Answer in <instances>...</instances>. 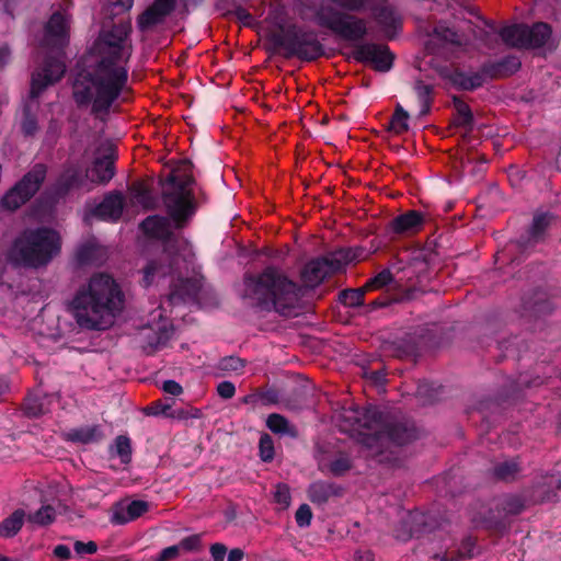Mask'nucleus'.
<instances>
[{"label":"nucleus","mask_w":561,"mask_h":561,"mask_svg":"<svg viewBox=\"0 0 561 561\" xmlns=\"http://www.w3.org/2000/svg\"><path fill=\"white\" fill-rule=\"evenodd\" d=\"M133 3L108 0L99 34L78 62L73 98L80 105H92L93 112L107 111L126 88L127 62L133 54L131 23L118 15L129 11Z\"/></svg>","instance_id":"obj_1"},{"label":"nucleus","mask_w":561,"mask_h":561,"mask_svg":"<svg viewBox=\"0 0 561 561\" xmlns=\"http://www.w3.org/2000/svg\"><path fill=\"white\" fill-rule=\"evenodd\" d=\"M122 308L123 298L118 285L103 273L92 276L72 300L78 324L92 330L107 329Z\"/></svg>","instance_id":"obj_2"},{"label":"nucleus","mask_w":561,"mask_h":561,"mask_svg":"<svg viewBox=\"0 0 561 561\" xmlns=\"http://www.w3.org/2000/svg\"><path fill=\"white\" fill-rule=\"evenodd\" d=\"M339 426L341 431L354 436L371 455L380 454L389 443L403 445L414 437L407 426L386 423L376 408L345 410Z\"/></svg>","instance_id":"obj_3"},{"label":"nucleus","mask_w":561,"mask_h":561,"mask_svg":"<svg viewBox=\"0 0 561 561\" xmlns=\"http://www.w3.org/2000/svg\"><path fill=\"white\" fill-rule=\"evenodd\" d=\"M192 255L186 242L170 240L163 252L149 259L144 265L141 284L149 287L168 282L173 289L167 300L170 304L182 300L186 295H191L192 283L181 277L180 270L182 263H187Z\"/></svg>","instance_id":"obj_4"},{"label":"nucleus","mask_w":561,"mask_h":561,"mask_svg":"<svg viewBox=\"0 0 561 561\" xmlns=\"http://www.w3.org/2000/svg\"><path fill=\"white\" fill-rule=\"evenodd\" d=\"M241 296L253 306L287 316L298 304L299 288L284 274L268 267L257 277L244 278Z\"/></svg>","instance_id":"obj_5"},{"label":"nucleus","mask_w":561,"mask_h":561,"mask_svg":"<svg viewBox=\"0 0 561 561\" xmlns=\"http://www.w3.org/2000/svg\"><path fill=\"white\" fill-rule=\"evenodd\" d=\"M61 248L59 233L50 228H28L13 241L8 259L21 266L42 267L56 256Z\"/></svg>","instance_id":"obj_6"},{"label":"nucleus","mask_w":561,"mask_h":561,"mask_svg":"<svg viewBox=\"0 0 561 561\" xmlns=\"http://www.w3.org/2000/svg\"><path fill=\"white\" fill-rule=\"evenodd\" d=\"M193 183L192 163L187 160L180 161L161 182L163 205L176 227H181L195 213Z\"/></svg>","instance_id":"obj_7"},{"label":"nucleus","mask_w":561,"mask_h":561,"mask_svg":"<svg viewBox=\"0 0 561 561\" xmlns=\"http://www.w3.org/2000/svg\"><path fill=\"white\" fill-rule=\"evenodd\" d=\"M113 162L114 151L111 146H105L84 174L76 165L66 168L56 183V191L58 194H66L71 190L90 192L96 185H104L114 176Z\"/></svg>","instance_id":"obj_8"},{"label":"nucleus","mask_w":561,"mask_h":561,"mask_svg":"<svg viewBox=\"0 0 561 561\" xmlns=\"http://www.w3.org/2000/svg\"><path fill=\"white\" fill-rule=\"evenodd\" d=\"M500 35L503 42L512 47L552 49L556 46L551 27L543 22L533 26L524 24L506 26L501 30Z\"/></svg>","instance_id":"obj_9"},{"label":"nucleus","mask_w":561,"mask_h":561,"mask_svg":"<svg viewBox=\"0 0 561 561\" xmlns=\"http://www.w3.org/2000/svg\"><path fill=\"white\" fill-rule=\"evenodd\" d=\"M274 42L286 49L288 55L305 60L317 59L323 54V48L316 35L296 26L282 28L279 34L274 35Z\"/></svg>","instance_id":"obj_10"},{"label":"nucleus","mask_w":561,"mask_h":561,"mask_svg":"<svg viewBox=\"0 0 561 561\" xmlns=\"http://www.w3.org/2000/svg\"><path fill=\"white\" fill-rule=\"evenodd\" d=\"M274 42L286 49L288 55L305 60L317 59L323 54V48L316 35L296 26L282 28L279 34L274 35Z\"/></svg>","instance_id":"obj_11"},{"label":"nucleus","mask_w":561,"mask_h":561,"mask_svg":"<svg viewBox=\"0 0 561 561\" xmlns=\"http://www.w3.org/2000/svg\"><path fill=\"white\" fill-rule=\"evenodd\" d=\"M319 25L324 26L339 34L343 38L356 41L367 33L364 20L341 13L333 7L322 4L317 13Z\"/></svg>","instance_id":"obj_12"},{"label":"nucleus","mask_w":561,"mask_h":561,"mask_svg":"<svg viewBox=\"0 0 561 561\" xmlns=\"http://www.w3.org/2000/svg\"><path fill=\"white\" fill-rule=\"evenodd\" d=\"M353 260L350 250H340L324 257L309 262L301 272V279L307 287H316L323 279L344 268Z\"/></svg>","instance_id":"obj_13"},{"label":"nucleus","mask_w":561,"mask_h":561,"mask_svg":"<svg viewBox=\"0 0 561 561\" xmlns=\"http://www.w3.org/2000/svg\"><path fill=\"white\" fill-rule=\"evenodd\" d=\"M45 176L46 167L44 164H36L2 197V207L9 210L18 209L38 191Z\"/></svg>","instance_id":"obj_14"},{"label":"nucleus","mask_w":561,"mask_h":561,"mask_svg":"<svg viewBox=\"0 0 561 561\" xmlns=\"http://www.w3.org/2000/svg\"><path fill=\"white\" fill-rule=\"evenodd\" d=\"M70 32V16L65 11H56L49 18L42 39L44 48L60 49L67 45Z\"/></svg>","instance_id":"obj_15"},{"label":"nucleus","mask_w":561,"mask_h":561,"mask_svg":"<svg viewBox=\"0 0 561 561\" xmlns=\"http://www.w3.org/2000/svg\"><path fill=\"white\" fill-rule=\"evenodd\" d=\"M65 71L66 66L59 57L48 58L32 76V96H37L46 87L59 81Z\"/></svg>","instance_id":"obj_16"},{"label":"nucleus","mask_w":561,"mask_h":561,"mask_svg":"<svg viewBox=\"0 0 561 561\" xmlns=\"http://www.w3.org/2000/svg\"><path fill=\"white\" fill-rule=\"evenodd\" d=\"M357 61L370 64L378 71H388L392 66V55L387 46L360 44L353 51Z\"/></svg>","instance_id":"obj_17"},{"label":"nucleus","mask_w":561,"mask_h":561,"mask_svg":"<svg viewBox=\"0 0 561 561\" xmlns=\"http://www.w3.org/2000/svg\"><path fill=\"white\" fill-rule=\"evenodd\" d=\"M175 0H154L139 18L138 26L141 31L153 27L163 22L174 8Z\"/></svg>","instance_id":"obj_18"},{"label":"nucleus","mask_w":561,"mask_h":561,"mask_svg":"<svg viewBox=\"0 0 561 561\" xmlns=\"http://www.w3.org/2000/svg\"><path fill=\"white\" fill-rule=\"evenodd\" d=\"M424 222L423 215L416 210H410L397 216L390 221V229L398 234L414 233Z\"/></svg>","instance_id":"obj_19"},{"label":"nucleus","mask_w":561,"mask_h":561,"mask_svg":"<svg viewBox=\"0 0 561 561\" xmlns=\"http://www.w3.org/2000/svg\"><path fill=\"white\" fill-rule=\"evenodd\" d=\"M123 211V196L121 193L106 195L102 203L92 209L93 215L104 220H116Z\"/></svg>","instance_id":"obj_20"},{"label":"nucleus","mask_w":561,"mask_h":561,"mask_svg":"<svg viewBox=\"0 0 561 561\" xmlns=\"http://www.w3.org/2000/svg\"><path fill=\"white\" fill-rule=\"evenodd\" d=\"M157 317L159 318L160 322L154 327L145 329L141 333L144 337L148 339V345L150 347H159L164 345L173 334V328L169 320L164 319L161 312H159Z\"/></svg>","instance_id":"obj_21"},{"label":"nucleus","mask_w":561,"mask_h":561,"mask_svg":"<svg viewBox=\"0 0 561 561\" xmlns=\"http://www.w3.org/2000/svg\"><path fill=\"white\" fill-rule=\"evenodd\" d=\"M148 511V503L145 501H131L117 506L111 517L112 523L117 525L127 524Z\"/></svg>","instance_id":"obj_22"},{"label":"nucleus","mask_w":561,"mask_h":561,"mask_svg":"<svg viewBox=\"0 0 561 561\" xmlns=\"http://www.w3.org/2000/svg\"><path fill=\"white\" fill-rule=\"evenodd\" d=\"M144 232L150 238L165 240L171 236V225L168 218L150 216L141 224Z\"/></svg>","instance_id":"obj_23"},{"label":"nucleus","mask_w":561,"mask_h":561,"mask_svg":"<svg viewBox=\"0 0 561 561\" xmlns=\"http://www.w3.org/2000/svg\"><path fill=\"white\" fill-rule=\"evenodd\" d=\"M65 437L75 443L90 444L101 440L103 433L99 425H87L66 432Z\"/></svg>","instance_id":"obj_24"},{"label":"nucleus","mask_w":561,"mask_h":561,"mask_svg":"<svg viewBox=\"0 0 561 561\" xmlns=\"http://www.w3.org/2000/svg\"><path fill=\"white\" fill-rule=\"evenodd\" d=\"M552 219L553 216L550 213H536L528 231L527 240L525 241V247L533 245L540 241L546 228L551 224Z\"/></svg>","instance_id":"obj_25"},{"label":"nucleus","mask_w":561,"mask_h":561,"mask_svg":"<svg viewBox=\"0 0 561 561\" xmlns=\"http://www.w3.org/2000/svg\"><path fill=\"white\" fill-rule=\"evenodd\" d=\"M337 494V489L329 482L318 481L309 486L308 495L312 503L324 504L328 500Z\"/></svg>","instance_id":"obj_26"},{"label":"nucleus","mask_w":561,"mask_h":561,"mask_svg":"<svg viewBox=\"0 0 561 561\" xmlns=\"http://www.w3.org/2000/svg\"><path fill=\"white\" fill-rule=\"evenodd\" d=\"M25 519L23 510L14 511L9 517L0 523V537L11 538L15 536L22 528Z\"/></svg>","instance_id":"obj_27"},{"label":"nucleus","mask_w":561,"mask_h":561,"mask_svg":"<svg viewBox=\"0 0 561 561\" xmlns=\"http://www.w3.org/2000/svg\"><path fill=\"white\" fill-rule=\"evenodd\" d=\"M266 426L275 434L287 435L290 437L297 436V430L293 426L283 415L271 414L266 420Z\"/></svg>","instance_id":"obj_28"},{"label":"nucleus","mask_w":561,"mask_h":561,"mask_svg":"<svg viewBox=\"0 0 561 561\" xmlns=\"http://www.w3.org/2000/svg\"><path fill=\"white\" fill-rule=\"evenodd\" d=\"M409 114L398 104L390 122V130L394 134H402L408 130Z\"/></svg>","instance_id":"obj_29"},{"label":"nucleus","mask_w":561,"mask_h":561,"mask_svg":"<svg viewBox=\"0 0 561 561\" xmlns=\"http://www.w3.org/2000/svg\"><path fill=\"white\" fill-rule=\"evenodd\" d=\"M55 515L53 506L43 505L37 512L28 516V522L38 526H46L54 522Z\"/></svg>","instance_id":"obj_30"},{"label":"nucleus","mask_w":561,"mask_h":561,"mask_svg":"<svg viewBox=\"0 0 561 561\" xmlns=\"http://www.w3.org/2000/svg\"><path fill=\"white\" fill-rule=\"evenodd\" d=\"M367 290L365 286L356 289H346L341 294V300L350 307L360 306L364 302V295Z\"/></svg>","instance_id":"obj_31"},{"label":"nucleus","mask_w":561,"mask_h":561,"mask_svg":"<svg viewBox=\"0 0 561 561\" xmlns=\"http://www.w3.org/2000/svg\"><path fill=\"white\" fill-rule=\"evenodd\" d=\"M100 247L94 240L84 243L78 251V259L82 263L93 262L98 259Z\"/></svg>","instance_id":"obj_32"},{"label":"nucleus","mask_w":561,"mask_h":561,"mask_svg":"<svg viewBox=\"0 0 561 561\" xmlns=\"http://www.w3.org/2000/svg\"><path fill=\"white\" fill-rule=\"evenodd\" d=\"M431 91H432L431 87L427 84H424L422 82H417L415 85V92L417 94V98H419V101L421 104V111H420L421 116L426 115L430 111Z\"/></svg>","instance_id":"obj_33"},{"label":"nucleus","mask_w":561,"mask_h":561,"mask_svg":"<svg viewBox=\"0 0 561 561\" xmlns=\"http://www.w3.org/2000/svg\"><path fill=\"white\" fill-rule=\"evenodd\" d=\"M114 451L121 458L123 463H127L130 460V440L126 436H118L115 439V444L113 446Z\"/></svg>","instance_id":"obj_34"},{"label":"nucleus","mask_w":561,"mask_h":561,"mask_svg":"<svg viewBox=\"0 0 561 561\" xmlns=\"http://www.w3.org/2000/svg\"><path fill=\"white\" fill-rule=\"evenodd\" d=\"M519 471V466L515 460L504 461L496 466L495 476L503 480L514 478Z\"/></svg>","instance_id":"obj_35"},{"label":"nucleus","mask_w":561,"mask_h":561,"mask_svg":"<svg viewBox=\"0 0 561 561\" xmlns=\"http://www.w3.org/2000/svg\"><path fill=\"white\" fill-rule=\"evenodd\" d=\"M260 456L263 461H271L274 457V444L268 434H263L260 438Z\"/></svg>","instance_id":"obj_36"},{"label":"nucleus","mask_w":561,"mask_h":561,"mask_svg":"<svg viewBox=\"0 0 561 561\" xmlns=\"http://www.w3.org/2000/svg\"><path fill=\"white\" fill-rule=\"evenodd\" d=\"M219 367L227 373H239L244 367V362L236 356H228L220 360Z\"/></svg>","instance_id":"obj_37"},{"label":"nucleus","mask_w":561,"mask_h":561,"mask_svg":"<svg viewBox=\"0 0 561 561\" xmlns=\"http://www.w3.org/2000/svg\"><path fill=\"white\" fill-rule=\"evenodd\" d=\"M392 279L391 273L389 271H382L374 278H370L366 284L365 288L370 289H379L387 284H389Z\"/></svg>","instance_id":"obj_38"},{"label":"nucleus","mask_w":561,"mask_h":561,"mask_svg":"<svg viewBox=\"0 0 561 561\" xmlns=\"http://www.w3.org/2000/svg\"><path fill=\"white\" fill-rule=\"evenodd\" d=\"M274 500L282 508H287L290 504V491L286 484H277L274 492Z\"/></svg>","instance_id":"obj_39"},{"label":"nucleus","mask_w":561,"mask_h":561,"mask_svg":"<svg viewBox=\"0 0 561 561\" xmlns=\"http://www.w3.org/2000/svg\"><path fill=\"white\" fill-rule=\"evenodd\" d=\"M473 548L474 542L471 539H468L467 541L463 542L462 548L457 557L445 554L442 558V561H457L462 558H471L473 556Z\"/></svg>","instance_id":"obj_40"},{"label":"nucleus","mask_w":561,"mask_h":561,"mask_svg":"<svg viewBox=\"0 0 561 561\" xmlns=\"http://www.w3.org/2000/svg\"><path fill=\"white\" fill-rule=\"evenodd\" d=\"M295 517L298 526L307 527L311 523L312 512L307 504H302L298 507Z\"/></svg>","instance_id":"obj_41"},{"label":"nucleus","mask_w":561,"mask_h":561,"mask_svg":"<svg viewBox=\"0 0 561 561\" xmlns=\"http://www.w3.org/2000/svg\"><path fill=\"white\" fill-rule=\"evenodd\" d=\"M434 33L442 38L443 41L460 44L461 42L458 39L457 34L450 30L449 27L445 26L444 24H439L434 28Z\"/></svg>","instance_id":"obj_42"},{"label":"nucleus","mask_w":561,"mask_h":561,"mask_svg":"<svg viewBox=\"0 0 561 561\" xmlns=\"http://www.w3.org/2000/svg\"><path fill=\"white\" fill-rule=\"evenodd\" d=\"M456 108L459 115L458 123L461 125H469L472 121V114L469 106L466 103L458 101L456 102Z\"/></svg>","instance_id":"obj_43"},{"label":"nucleus","mask_w":561,"mask_h":561,"mask_svg":"<svg viewBox=\"0 0 561 561\" xmlns=\"http://www.w3.org/2000/svg\"><path fill=\"white\" fill-rule=\"evenodd\" d=\"M217 393L222 399H231L236 393V387L230 381H221L217 386Z\"/></svg>","instance_id":"obj_44"},{"label":"nucleus","mask_w":561,"mask_h":561,"mask_svg":"<svg viewBox=\"0 0 561 561\" xmlns=\"http://www.w3.org/2000/svg\"><path fill=\"white\" fill-rule=\"evenodd\" d=\"M98 550V546L94 541H76L75 542V551L82 556V554H92Z\"/></svg>","instance_id":"obj_45"},{"label":"nucleus","mask_w":561,"mask_h":561,"mask_svg":"<svg viewBox=\"0 0 561 561\" xmlns=\"http://www.w3.org/2000/svg\"><path fill=\"white\" fill-rule=\"evenodd\" d=\"M232 14L244 26H252L254 23L253 16L243 8H237Z\"/></svg>","instance_id":"obj_46"},{"label":"nucleus","mask_w":561,"mask_h":561,"mask_svg":"<svg viewBox=\"0 0 561 561\" xmlns=\"http://www.w3.org/2000/svg\"><path fill=\"white\" fill-rule=\"evenodd\" d=\"M525 506L522 499L514 496L506 501L505 511L510 514H518Z\"/></svg>","instance_id":"obj_47"},{"label":"nucleus","mask_w":561,"mask_h":561,"mask_svg":"<svg viewBox=\"0 0 561 561\" xmlns=\"http://www.w3.org/2000/svg\"><path fill=\"white\" fill-rule=\"evenodd\" d=\"M162 390L172 396H180L183 392L182 386L174 380L164 381Z\"/></svg>","instance_id":"obj_48"},{"label":"nucleus","mask_w":561,"mask_h":561,"mask_svg":"<svg viewBox=\"0 0 561 561\" xmlns=\"http://www.w3.org/2000/svg\"><path fill=\"white\" fill-rule=\"evenodd\" d=\"M227 553V548L222 543H214L210 547V554L214 561H224Z\"/></svg>","instance_id":"obj_49"},{"label":"nucleus","mask_w":561,"mask_h":561,"mask_svg":"<svg viewBox=\"0 0 561 561\" xmlns=\"http://www.w3.org/2000/svg\"><path fill=\"white\" fill-rule=\"evenodd\" d=\"M340 5L352 10L357 11L364 5V0H336Z\"/></svg>","instance_id":"obj_50"},{"label":"nucleus","mask_w":561,"mask_h":561,"mask_svg":"<svg viewBox=\"0 0 561 561\" xmlns=\"http://www.w3.org/2000/svg\"><path fill=\"white\" fill-rule=\"evenodd\" d=\"M365 377L378 386L385 382V374L382 370L366 371Z\"/></svg>","instance_id":"obj_51"},{"label":"nucleus","mask_w":561,"mask_h":561,"mask_svg":"<svg viewBox=\"0 0 561 561\" xmlns=\"http://www.w3.org/2000/svg\"><path fill=\"white\" fill-rule=\"evenodd\" d=\"M16 4V0H0V10L4 11L10 15H13Z\"/></svg>","instance_id":"obj_52"},{"label":"nucleus","mask_w":561,"mask_h":561,"mask_svg":"<svg viewBox=\"0 0 561 561\" xmlns=\"http://www.w3.org/2000/svg\"><path fill=\"white\" fill-rule=\"evenodd\" d=\"M54 554L57 557V558H60V559H69L71 552H70V549L65 546V545H58L57 547H55L54 549Z\"/></svg>","instance_id":"obj_53"},{"label":"nucleus","mask_w":561,"mask_h":561,"mask_svg":"<svg viewBox=\"0 0 561 561\" xmlns=\"http://www.w3.org/2000/svg\"><path fill=\"white\" fill-rule=\"evenodd\" d=\"M350 463L347 460H336L332 463L331 469L334 473H342L348 469Z\"/></svg>","instance_id":"obj_54"},{"label":"nucleus","mask_w":561,"mask_h":561,"mask_svg":"<svg viewBox=\"0 0 561 561\" xmlns=\"http://www.w3.org/2000/svg\"><path fill=\"white\" fill-rule=\"evenodd\" d=\"M176 554H178V548L175 546H172L162 551L160 559H161V561H167V560L172 559Z\"/></svg>","instance_id":"obj_55"},{"label":"nucleus","mask_w":561,"mask_h":561,"mask_svg":"<svg viewBox=\"0 0 561 561\" xmlns=\"http://www.w3.org/2000/svg\"><path fill=\"white\" fill-rule=\"evenodd\" d=\"M10 55V49L7 46L0 47V68L9 61Z\"/></svg>","instance_id":"obj_56"},{"label":"nucleus","mask_w":561,"mask_h":561,"mask_svg":"<svg viewBox=\"0 0 561 561\" xmlns=\"http://www.w3.org/2000/svg\"><path fill=\"white\" fill-rule=\"evenodd\" d=\"M244 557V553L241 549H232L228 554V561H241Z\"/></svg>","instance_id":"obj_57"},{"label":"nucleus","mask_w":561,"mask_h":561,"mask_svg":"<svg viewBox=\"0 0 561 561\" xmlns=\"http://www.w3.org/2000/svg\"><path fill=\"white\" fill-rule=\"evenodd\" d=\"M355 561H374V557L370 551H357Z\"/></svg>","instance_id":"obj_58"},{"label":"nucleus","mask_w":561,"mask_h":561,"mask_svg":"<svg viewBox=\"0 0 561 561\" xmlns=\"http://www.w3.org/2000/svg\"><path fill=\"white\" fill-rule=\"evenodd\" d=\"M36 129V124L33 119L27 118L23 123V130L26 135H32Z\"/></svg>","instance_id":"obj_59"},{"label":"nucleus","mask_w":561,"mask_h":561,"mask_svg":"<svg viewBox=\"0 0 561 561\" xmlns=\"http://www.w3.org/2000/svg\"><path fill=\"white\" fill-rule=\"evenodd\" d=\"M552 496H554V494H551V493H546V494H542V491L540 489H537L536 490V495H535V501H538V502H542V501H546V500H550Z\"/></svg>","instance_id":"obj_60"},{"label":"nucleus","mask_w":561,"mask_h":561,"mask_svg":"<svg viewBox=\"0 0 561 561\" xmlns=\"http://www.w3.org/2000/svg\"><path fill=\"white\" fill-rule=\"evenodd\" d=\"M26 412L32 415V416H37L42 413V409L35 407V405H32L31 402H28L26 404Z\"/></svg>","instance_id":"obj_61"},{"label":"nucleus","mask_w":561,"mask_h":561,"mask_svg":"<svg viewBox=\"0 0 561 561\" xmlns=\"http://www.w3.org/2000/svg\"><path fill=\"white\" fill-rule=\"evenodd\" d=\"M547 484H548L549 486H558V488H559V486L561 485V480H560V478H559V477L550 476V477L548 478Z\"/></svg>","instance_id":"obj_62"},{"label":"nucleus","mask_w":561,"mask_h":561,"mask_svg":"<svg viewBox=\"0 0 561 561\" xmlns=\"http://www.w3.org/2000/svg\"><path fill=\"white\" fill-rule=\"evenodd\" d=\"M195 541H196V538H187L183 541V546H185L186 548H191L192 543Z\"/></svg>","instance_id":"obj_63"},{"label":"nucleus","mask_w":561,"mask_h":561,"mask_svg":"<svg viewBox=\"0 0 561 561\" xmlns=\"http://www.w3.org/2000/svg\"><path fill=\"white\" fill-rule=\"evenodd\" d=\"M87 208H89L90 213L85 215V220H89L90 216H94L92 209H94L95 207H90V205H87Z\"/></svg>","instance_id":"obj_64"}]
</instances>
